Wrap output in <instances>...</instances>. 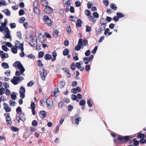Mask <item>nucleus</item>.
<instances>
[{
  "instance_id": "f257e3e1",
  "label": "nucleus",
  "mask_w": 146,
  "mask_h": 146,
  "mask_svg": "<svg viewBox=\"0 0 146 146\" xmlns=\"http://www.w3.org/2000/svg\"><path fill=\"white\" fill-rule=\"evenodd\" d=\"M129 136H123L119 135L118 140L120 141V142L118 143L119 144H120L126 143L129 141Z\"/></svg>"
},
{
  "instance_id": "f03ea898",
  "label": "nucleus",
  "mask_w": 146,
  "mask_h": 146,
  "mask_svg": "<svg viewBox=\"0 0 146 146\" xmlns=\"http://www.w3.org/2000/svg\"><path fill=\"white\" fill-rule=\"evenodd\" d=\"M24 78L23 77H18L14 76L13 78L11 80V82L15 85L18 84V82L21 81L23 80Z\"/></svg>"
},
{
  "instance_id": "7ed1b4c3",
  "label": "nucleus",
  "mask_w": 146,
  "mask_h": 146,
  "mask_svg": "<svg viewBox=\"0 0 146 146\" xmlns=\"http://www.w3.org/2000/svg\"><path fill=\"white\" fill-rule=\"evenodd\" d=\"M41 70L39 71L41 79L43 80H44L45 79V77L47 75V72L44 68H42L41 69Z\"/></svg>"
},
{
  "instance_id": "20e7f679",
  "label": "nucleus",
  "mask_w": 146,
  "mask_h": 146,
  "mask_svg": "<svg viewBox=\"0 0 146 146\" xmlns=\"http://www.w3.org/2000/svg\"><path fill=\"white\" fill-rule=\"evenodd\" d=\"M105 27L102 26H100L99 28L98 29L96 27L95 28L96 33V36L100 34L102 31L105 29Z\"/></svg>"
},
{
  "instance_id": "39448f33",
  "label": "nucleus",
  "mask_w": 146,
  "mask_h": 146,
  "mask_svg": "<svg viewBox=\"0 0 146 146\" xmlns=\"http://www.w3.org/2000/svg\"><path fill=\"white\" fill-rule=\"evenodd\" d=\"M19 92L20 94V97L22 99L24 98L25 96V88L21 86L20 88Z\"/></svg>"
},
{
  "instance_id": "423d86ee",
  "label": "nucleus",
  "mask_w": 146,
  "mask_h": 146,
  "mask_svg": "<svg viewBox=\"0 0 146 146\" xmlns=\"http://www.w3.org/2000/svg\"><path fill=\"white\" fill-rule=\"evenodd\" d=\"M88 44V40L86 39H84L83 40L81 38H80L78 42V44L81 45L82 46H86Z\"/></svg>"
},
{
  "instance_id": "0eeeda50",
  "label": "nucleus",
  "mask_w": 146,
  "mask_h": 146,
  "mask_svg": "<svg viewBox=\"0 0 146 146\" xmlns=\"http://www.w3.org/2000/svg\"><path fill=\"white\" fill-rule=\"evenodd\" d=\"M112 19H101L100 21V23L101 24V25L100 26H103H103L105 27V28L106 24V21L108 22H110Z\"/></svg>"
},
{
  "instance_id": "6e6552de",
  "label": "nucleus",
  "mask_w": 146,
  "mask_h": 146,
  "mask_svg": "<svg viewBox=\"0 0 146 146\" xmlns=\"http://www.w3.org/2000/svg\"><path fill=\"white\" fill-rule=\"evenodd\" d=\"M5 119L6 120L7 125H11L12 123L11 119L10 117L9 113L7 114V115L5 117Z\"/></svg>"
},
{
  "instance_id": "1a4fd4ad",
  "label": "nucleus",
  "mask_w": 146,
  "mask_h": 146,
  "mask_svg": "<svg viewBox=\"0 0 146 146\" xmlns=\"http://www.w3.org/2000/svg\"><path fill=\"white\" fill-rule=\"evenodd\" d=\"M53 11V9L49 6H47L44 9V12L46 14L51 13Z\"/></svg>"
},
{
  "instance_id": "9d476101",
  "label": "nucleus",
  "mask_w": 146,
  "mask_h": 146,
  "mask_svg": "<svg viewBox=\"0 0 146 146\" xmlns=\"http://www.w3.org/2000/svg\"><path fill=\"white\" fill-rule=\"evenodd\" d=\"M22 65L21 62L19 61L16 62L13 64V66L14 67H17L19 69L21 68L22 67Z\"/></svg>"
},
{
  "instance_id": "9b49d317",
  "label": "nucleus",
  "mask_w": 146,
  "mask_h": 146,
  "mask_svg": "<svg viewBox=\"0 0 146 146\" xmlns=\"http://www.w3.org/2000/svg\"><path fill=\"white\" fill-rule=\"evenodd\" d=\"M39 115L40 118L43 119L46 116L47 113L45 111L41 110L40 111Z\"/></svg>"
},
{
  "instance_id": "f8f14e48",
  "label": "nucleus",
  "mask_w": 146,
  "mask_h": 146,
  "mask_svg": "<svg viewBox=\"0 0 146 146\" xmlns=\"http://www.w3.org/2000/svg\"><path fill=\"white\" fill-rule=\"evenodd\" d=\"M20 49L21 50V53H20L19 54L20 56L21 57H23L25 56V53L23 52L24 48H23V44H22L20 45Z\"/></svg>"
},
{
  "instance_id": "ddd939ff",
  "label": "nucleus",
  "mask_w": 146,
  "mask_h": 146,
  "mask_svg": "<svg viewBox=\"0 0 146 146\" xmlns=\"http://www.w3.org/2000/svg\"><path fill=\"white\" fill-rule=\"evenodd\" d=\"M46 104L47 107L50 108H51V106L53 105V101L51 99H47L46 100Z\"/></svg>"
},
{
  "instance_id": "4468645a",
  "label": "nucleus",
  "mask_w": 146,
  "mask_h": 146,
  "mask_svg": "<svg viewBox=\"0 0 146 146\" xmlns=\"http://www.w3.org/2000/svg\"><path fill=\"white\" fill-rule=\"evenodd\" d=\"M3 105L4 108L6 112H7L11 111V108L10 107H9V105L5 103H4Z\"/></svg>"
},
{
  "instance_id": "2eb2a0df",
  "label": "nucleus",
  "mask_w": 146,
  "mask_h": 146,
  "mask_svg": "<svg viewBox=\"0 0 146 146\" xmlns=\"http://www.w3.org/2000/svg\"><path fill=\"white\" fill-rule=\"evenodd\" d=\"M72 90V92L74 94H76L77 92H81V90L79 87H77L76 88H73L71 90Z\"/></svg>"
},
{
  "instance_id": "dca6fc26",
  "label": "nucleus",
  "mask_w": 146,
  "mask_h": 146,
  "mask_svg": "<svg viewBox=\"0 0 146 146\" xmlns=\"http://www.w3.org/2000/svg\"><path fill=\"white\" fill-rule=\"evenodd\" d=\"M44 21L46 24L49 26H51L52 25V23L50 19H44Z\"/></svg>"
},
{
  "instance_id": "f3484780",
  "label": "nucleus",
  "mask_w": 146,
  "mask_h": 146,
  "mask_svg": "<svg viewBox=\"0 0 146 146\" xmlns=\"http://www.w3.org/2000/svg\"><path fill=\"white\" fill-rule=\"evenodd\" d=\"M70 0H64V7H69L70 5Z\"/></svg>"
},
{
  "instance_id": "a211bd4d",
  "label": "nucleus",
  "mask_w": 146,
  "mask_h": 146,
  "mask_svg": "<svg viewBox=\"0 0 146 146\" xmlns=\"http://www.w3.org/2000/svg\"><path fill=\"white\" fill-rule=\"evenodd\" d=\"M116 16H115L113 17V18H122L124 17V15L123 14V13L118 12L116 13Z\"/></svg>"
},
{
  "instance_id": "6ab92c4d",
  "label": "nucleus",
  "mask_w": 146,
  "mask_h": 146,
  "mask_svg": "<svg viewBox=\"0 0 146 146\" xmlns=\"http://www.w3.org/2000/svg\"><path fill=\"white\" fill-rule=\"evenodd\" d=\"M19 118L20 119L23 121H24L26 120L25 115L24 113H21L20 114Z\"/></svg>"
},
{
  "instance_id": "aec40b11",
  "label": "nucleus",
  "mask_w": 146,
  "mask_h": 146,
  "mask_svg": "<svg viewBox=\"0 0 146 146\" xmlns=\"http://www.w3.org/2000/svg\"><path fill=\"white\" fill-rule=\"evenodd\" d=\"M36 42V39H35V38L34 37L33 38H31V40H30L29 44H31L32 46H34L35 43Z\"/></svg>"
},
{
  "instance_id": "412c9836",
  "label": "nucleus",
  "mask_w": 146,
  "mask_h": 146,
  "mask_svg": "<svg viewBox=\"0 0 146 146\" xmlns=\"http://www.w3.org/2000/svg\"><path fill=\"white\" fill-rule=\"evenodd\" d=\"M145 137V135L144 134L141 133L140 132H139L138 133L137 137L138 138H143Z\"/></svg>"
},
{
  "instance_id": "4be33fe9",
  "label": "nucleus",
  "mask_w": 146,
  "mask_h": 146,
  "mask_svg": "<svg viewBox=\"0 0 146 146\" xmlns=\"http://www.w3.org/2000/svg\"><path fill=\"white\" fill-rule=\"evenodd\" d=\"M82 21L80 19H78L77 22L76 23V26L77 27H81L82 23Z\"/></svg>"
},
{
  "instance_id": "5701e85b",
  "label": "nucleus",
  "mask_w": 146,
  "mask_h": 146,
  "mask_svg": "<svg viewBox=\"0 0 146 146\" xmlns=\"http://www.w3.org/2000/svg\"><path fill=\"white\" fill-rule=\"evenodd\" d=\"M46 37H45L44 36H41V37H39L38 40L39 41L42 43L44 42L45 40Z\"/></svg>"
},
{
  "instance_id": "b1692460",
  "label": "nucleus",
  "mask_w": 146,
  "mask_h": 146,
  "mask_svg": "<svg viewBox=\"0 0 146 146\" xmlns=\"http://www.w3.org/2000/svg\"><path fill=\"white\" fill-rule=\"evenodd\" d=\"M51 58V55L48 54H46L44 57V58L46 60H50Z\"/></svg>"
},
{
  "instance_id": "393cba45",
  "label": "nucleus",
  "mask_w": 146,
  "mask_h": 146,
  "mask_svg": "<svg viewBox=\"0 0 146 146\" xmlns=\"http://www.w3.org/2000/svg\"><path fill=\"white\" fill-rule=\"evenodd\" d=\"M1 65L2 67L4 69H6L9 68V66L7 63L3 62L2 63Z\"/></svg>"
},
{
  "instance_id": "a878e982",
  "label": "nucleus",
  "mask_w": 146,
  "mask_h": 146,
  "mask_svg": "<svg viewBox=\"0 0 146 146\" xmlns=\"http://www.w3.org/2000/svg\"><path fill=\"white\" fill-rule=\"evenodd\" d=\"M133 141L134 142L133 144L135 146H137L139 145V142L137 140V139L136 138L133 139Z\"/></svg>"
},
{
  "instance_id": "bb28decb",
  "label": "nucleus",
  "mask_w": 146,
  "mask_h": 146,
  "mask_svg": "<svg viewBox=\"0 0 146 146\" xmlns=\"http://www.w3.org/2000/svg\"><path fill=\"white\" fill-rule=\"evenodd\" d=\"M69 50L68 48L65 49L63 52V55L64 56H66L68 54L69 52Z\"/></svg>"
},
{
  "instance_id": "cd10ccee",
  "label": "nucleus",
  "mask_w": 146,
  "mask_h": 146,
  "mask_svg": "<svg viewBox=\"0 0 146 146\" xmlns=\"http://www.w3.org/2000/svg\"><path fill=\"white\" fill-rule=\"evenodd\" d=\"M41 3L44 7H46L48 4V1L46 0H42Z\"/></svg>"
},
{
  "instance_id": "c85d7f7f",
  "label": "nucleus",
  "mask_w": 146,
  "mask_h": 146,
  "mask_svg": "<svg viewBox=\"0 0 146 146\" xmlns=\"http://www.w3.org/2000/svg\"><path fill=\"white\" fill-rule=\"evenodd\" d=\"M37 65L39 67H42L43 66V64L42 63V61L39 59L37 61Z\"/></svg>"
},
{
  "instance_id": "c756f323",
  "label": "nucleus",
  "mask_w": 146,
  "mask_h": 146,
  "mask_svg": "<svg viewBox=\"0 0 146 146\" xmlns=\"http://www.w3.org/2000/svg\"><path fill=\"white\" fill-rule=\"evenodd\" d=\"M39 17H43V18H49L48 16L45 15L44 13H42L41 14H40Z\"/></svg>"
},
{
  "instance_id": "7c9ffc66",
  "label": "nucleus",
  "mask_w": 146,
  "mask_h": 146,
  "mask_svg": "<svg viewBox=\"0 0 146 146\" xmlns=\"http://www.w3.org/2000/svg\"><path fill=\"white\" fill-rule=\"evenodd\" d=\"M110 7L112 9L115 10L117 9V7L116 5L114 4L113 3H111L110 4Z\"/></svg>"
},
{
  "instance_id": "2f4dec72",
  "label": "nucleus",
  "mask_w": 146,
  "mask_h": 146,
  "mask_svg": "<svg viewBox=\"0 0 146 146\" xmlns=\"http://www.w3.org/2000/svg\"><path fill=\"white\" fill-rule=\"evenodd\" d=\"M4 13L7 16H10V15L11 12L8 9H5L4 10Z\"/></svg>"
},
{
  "instance_id": "473e14b6",
  "label": "nucleus",
  "mask_w": 146,
  "mask_h": 146,
  "mask_svg": "<svg viewBox=\"0 0 146 146\" xmlns=\"http://www.w3.org/2000/svg\"><path fill=\"white\" fill-rule=\"evenodd\" d=\"M22 44H20V42L18 40H16L15 42V46L17 48H20V45Z\"/></svg>"
},
{
  "instance_id": "72a5a7b5",
  "label": "nucleus",
  "mask_w": 146,
  "mask_h": 146,
  "mask_svg": "<svg viewBox=\"0 0 146 146\" xmlns=\"http://www.w3.org/2000/svg\"><path fill=\"white\" fill-rule=\"evenodd\" d=\"M44 54V52L43 51H40L38 53V56L39 58H42Z\"/></svg>"
},
{
  "instance_id": "f704fd0d",
  "label": "nucleus",
  "mask_w": 146,
  "mask_h": 146,
  "mask_svg": "<svg viewBox=\"0 0 146 146\" xmlns=\"http://www.w3.org/2000/svg\"><path fill=\"white\" fill-rule=\"evenodd\" d=\"M85 104L86 101L83 100H81L79 102V104L81 106H83Z\"/></svg>"
},
{
  "instance_id": "c9c22d12",
  "label": "nucleus",
  "mask_w": 146,
  "mask_h": 146,
  "mask_svg": "<svg viewBox=\"0 0 146 146\" xmlns=\"http://www.w3.org/2000/svg\"><path fill=\"white\" fill-rule=\"evenodd\" d=\"M11 128L12 130L13 131H17L19 130V129L18 128L14 127L13 126H11Z\"/></svg>"
},
{
  "instance_id": "e433bc0d",
  "label": "nucleus",
  "mask_w": 146,
  "mask_h": 146,
  "mask_svg": "<svg viewBox=\"0 0 146 146\" xmlns=\"http://www.w3.org/2000/svg\"><path fill=\"white\" fill-rule=\"evenodd\" d=\"M66 30L68 34H70L71 33V29L70 26H69L66 29Z\"/></svg>"
},
{
  "instance_id": "4c0bfd02",
  "label": "nucleus",
  "mask_w": 146,
  "mask_h": 146,
  "mask_svg": "<svg viewBox=\"0 0 146 146\" xmlns=\"http://www.w3.org/2000/svg\"><path fill=\"white\" fill-rule=\"evenodd\" d=\"M85 13V15L88 16H89L91 15L90 11L88 10H86Z\"/></svg>"
},
{
  "instance_id": "58836bf2",
  "label": "nucleus",
  "mask_w": 146,
  "mask_h": 146,
  "mask_svg": "<svg viewBox=\"0 0 146 146\" xmlns=\"http://www.w3.org/2000/svg\"><path fill=\"white\" fill-rule=\"evenodd\" d=\"M33 10L35 13L36 14H39L40 13L39 11L37 8H34Z\"/></svg>"
},
{
  "instance_id": "ea45409f",
  "label": "nucleus",
  "mask_w": 146,
  "mask_h": 146,
  "mask_svg": "<svg viewBox=\"0 0 146 146\" xmlns=\"http://www.w3.org/2000/svg\"><path fill=\"white\" fill-rule=\"evenodd\" d=\"M7 20L6 19H5L4 22V23H2L1 24V27H5L6 26L7 24Z\"/></svg>"
},
{
  "instance_id": "a19ab883",
  "label": "nucleus",
  "mask_w": 146,
  "mask_h": 146,
  "mask_svg": "<svg viewBox=\"0 0 146 146\" xmlns=\"http://www.w3.org/2000/svg\"><path fill=\"white\" fill-rule=\"evenodd\" d=\"M38 6V2L37 0H35L33 3L34 8H37Z\"/></svg>"
},
{
  "instance_id": "79ce46f5",
  "label": "nucleus",
  "mask_w": 146,
  "mask_h": 146,
  "mask_svg": "<svg viewBox=\"0 0 146 146\" xmlns=\"http://www.w3.org/2000/svg\"><path fill=\"white\" fill-rule=\"evenodd\" d=\"M21 108L20 106L18 107L16 110V112L18 114L21 113Z\"/></svg>"
},
{
  "instance_id": "37998d69",
  "label": "nucleus",
  "mask_w": 146,
  "mask_h": 146,
  "mask_svg": "<svg viewBox=\"0 0 146 146\" xmlns=\"http://www.w3.org/2000/svg\"><path fill=\"white\" fill-rule=\"evenodd\" d=\"M88 57H84V59L83 60L84 62H85V63L86 64H87L89 63V62L90 61H88Z\"/></svg>"
},
{
  "instance_id": "c03bdc74",
  "label": "nucleus",
  "mask_w": 146,
  "mask_h": 146,
  "mask_svg": "<svg viewBox=\"0 0 146 146\" xmlns=\"http://www.w3.org/2000/svg\"><path fill=\"white\" fill-rule=\"evenodd\" d=\"M12 52L14 54H16L17 52V50L16 48L12 47L11 48Z\"/></svg>"
},
{
  "instance_id": "a18cd8bd",
  "label": "nucleus",
  "mask_w": 146,
  "mask_h": 146,
  "mask_svg": "<svg viewBox=\"0 0 146 146\" xmlns=\"http://www.w3.org/2000/svg\"><path fill=\"white\" fill-rule=\"evenodd\" d=\"M71 68L72 70H74L76 66L74 63L73 62L70 65Z\"/></svg>"
},
{
  "instance_id": "49530a36",
  "label": "nucleus",
  "mask_w": 146,
  "mask_h": 146,
  "mask_svg": "<svg viewBox=\"0 0 146 146\" xmlns=\"http://www.w3.org/2000/svg\"><path fill=\"white\" fill-rule=\"evenodd\" d=\"M79 44H78V45L76 46L75 47V50H79L81 48V45H78Z\"/></svg>"
},
{
  "instance_id": "de8ad7c7",
  "label": "nucleus",
  "mask_w": 146,
  "mask_h": 146,
  "mask_svg": "<svg viewBox=\"0 0 146 146\" xmlns=\"http://www.w3.org/2000/svg\"><path fill=\"white\" fill-rule=\"evenodd\" d=\"M5 93V89L3 88H0V95H2Z\"/></svg>"
},
{
  "instance_id": "09e8293b",
  "label": "nucleus",
  "mask_w": 146,
  "mask_h": 146,
  "mask_svg": "<svg viewBox=\"0 0 146 146\" xmlns=\"http://www.w3.org/2000/svg\"><path fill=\"white\" fill-rule=\"evenodd\" d=\"M75 4L76 7H79L81 5L80 2L79 1H76L75 2Z\"/></svg>"
},
{
  "instance_id": "8fccbe9b",
  "label": "nucleus",
  "mask_w": 146,
  "mask_h": 146,
  "mask_svg": "<svg viewBox=\"0 0 146 146\" xmlns=\"http://www.w3.org/2000/svg\"><path fill=\"white\" fill-rule=\"evenodd\" d=\"M32 124L33 126L35 127L36 126L38 125L37 121L36 120H33L32 122Z\"/></svg>"
},
{
  "instance_id": "3c124183",
  "label": "nucleus",
  "mask_w": 146,
  "mask_h": 146,
  "mask_svg": "<svg viewBox=\"0 0 146 146\" xmlns=\"http://www.w3.org/2000/svg\"><path fill=\"white\" fill-rule=\"evenodd\" d=\"M25 13L24 10L23 9H20L19 12V15L20 16L24 14Z\"/></svg>"
},
{
  "instance_id": "603ef678",
  "label": "nucleus",
  "mask_w": 146,
  "mask_h": 146,
  "mask_svg": "<svg viewBox=\"0 0 146 146\" xmlns=\"http://www.w3.org/2000/svg\"><path fill=\"white\" fill-rule=\"evenodd\" d=\"M34 84L33 81L31 80L28 83L27 86H32Z\"/></svg>"
},
{
  "instance_id": "864d4df0",
  "label": "nucleus",
  "mask_w": 146,
  "mask_h": 146,
  "mask_svg": "<svg viewBox=\"0 0 146 146\" xmlns=\"http://www.w3.org/2000/svg\"><path fill=\"white\" fill-rule=\"evenodd\" d=\"M103 2L105 5L107 6L109 4V2L108 0H103Z\"/></svg>"
},
{
  "instance_id": "5fc2aeb1",
  "label": "nucleus",
  "mask_w": 146,
  "mask_h": 146,
  "mask_svg": "<svg viewBox=\"0 0 146 146\" xmlns=\"http://www.w3.org/2000/svg\"><path fill=\"white\" fill-rule=\"evenodd\" d=\"M139 141L141 144H144L146 143V140L143 138L141 139Z\"/></svg>"
},
{
  "instance_id": "6e6d98bb",
  "label": "nucleus",
  "mask_w": 146,
  "mask_h": 146,
  "mask_svg": "<svg viewBox=\"0 0 146 146\" xmlns=\"http://www.w3.org/2000/svg\"><path fill=\"white\" fill-rule=\"evenodd\" d=\"M17 36L19 38V39L21 38V33L20 31H17Z\"/></svg>"
},
{
  "instance_id": "4d7b16f0",
  "label": "nucleus",
  "mask_w": 146,
  "mask_h": 146,
  "mask_svg": "<svg viewBox=\"0 0 146 146\" xmlns=\"http://www.w3.org/2000/svg\"><path fill=\"white\" fill-rule=\"evenodd\" d=\"M19 69H20V72L21 74H23L24 72L25 71V69L24 68L23 65H22V67L21 68Z\"/></svg>"
},
{
  "instance_id": "13d9d810",
  "label": "nucleus",
  "mask_w": 146,
  "mask_h": 146,
  "mask_svg": "<svg viewBox=\"0 0 146 146\" xmlns=\"http://www.w3.org/2000/svg\"><path fill=\"white\" fill-rule=\"evenodd\" d=\"M77 98V96L75 94H72L71 95V99L73 100H75Z\"/></svg>"
},
{
  "instance_id": "bf43d9fd",
  "label": "nucleus",
  "mask_w": 146,
  "mask_h": 146,
  "mask_svg": "<svg viewBox=\"0 0 146 146\" xmlns=\"http://www.w3.org/2000/svg\"><path fill=\"white\" fill-rule=\"evenodd\" d=\"M94 17L95 18H98L99 17V15L97 12H95L93 13Z\"/></svg>"
},
{
  "instance_id": "052dcab7",
  "label": "nucleus",
  "mask_w": 146,
  "mask_h": 146,
  "mask_svg": "<svg viewBox=\"0 0 146 146\" xmlns=\"http://www.w3.org/2000/svg\"><path fill=\"white\" fill-rule=\"evenodd\" d=\"M5 38H11V36L10 35L9 33H7L5 35Z\"/></svg>"
},
{
  "instance_id": "680f3d73",
  "label": "nucleus",
  "mask_w": 146,
  "mask_h": 146,
  "mask_svg": "<svg viewBox=\"0 0 146 146\" xmlns=\"http://www.w3.org/2000/svg\"><path fill=\"white\" fill-rule=\"evenodd\" d=\"M64 45L66 46H67L69 45V42L68 40H65L64 42Z\"/></svg>"
},
{
  "instance_id": "e2e57ef3",
  "label": "nucleus",
  "mask_w": 146,
  "mask_h": 146,
  "mask_svg": "<svg viewBox=\"0 0 146 146\" xmlns=\"http://www.w3.org/2000/svg\"><path fill=\"white\" fill-rule=\"evenodd\" d=\"M2 48L3 50L5 51H7L8 50L7 47L5 45H3L2 46Z\"/></svg>"
},
{
  "instance_id": "0e129e2a",
  "label": "nucleus",
  "mask_w": 146,
  "mask_h": 146,
  "mask_svg": "<svg viewBox=\"0 0 146 146\" xmlns=\"http://www.w3.org/2000/svg\"><path fill=\"white\" fill-rule=\"evenodd\" d=\"M11 99L13 100H15L17 98V96L15 95H13L12 94L11 95Z\"/></svg>"
},
{
  "instance_id": "69168bd1",
  "label": "nucleus",
  "mask_w": 146,
  "mask_h": 146,
  "mask_svg": "<svg viewBox=\"0 0 146 146\" xmlns=\"http://www.w3.org/2000/svg\"><path fill=\"white\" fill-rule=\"evenodd\" d=\"M97 49L98 46H95L94 49L92 50V53L93 54H95L96 53Z\"/></svg>"
},
{
  "instance_id": "338daca9",
  "label": "nucleus",
  "mask_w": 146,
  "mask_h": 146,
  "mask_svg": "<svg viewBox=\"0 0 146 146\" xmlns=\"http://www.w3.org/2000/svg\"><path fill=\"white\" fill-rule=\"evenodd\" d=\"M70 11L72 13H73L75 12L74 9L73 7L72 6H70Z\"/></svg>"
},
{
  "instance_id": "774afa93",
  "label": "nucleus",
  "mask_w": 146,
  "mask_h": 146,
  "mask_svg": "<svg viewBox=\"0 0 146 146\" xmlns=\"http://www.w3.org/2000/svg\"><path fill=\"white\" fill-rule=\"evenodd\" d=\"M90 53V50H87L85 52V54L86 56H88Z\"/></svg>"
}]
</instances>
